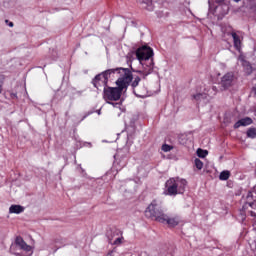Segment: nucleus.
<instances>
[{
    "label": "nucleus",
    "instance_id": "1",
    "mask_svg": "<svg viewBox=\"0 0 256 256\" xmlns=\"http://www.w3.org/2000/svg\"><path fill=\"white\" fill-rule=\"evenodd\" d=\"M133 83V72L129 68L125 70H119L116 80L117 87H105L103 89V99L106 103L113 105L111 101H119L124 91H127L128 87Z\"/></svg>",
    "mask_w": 256,
    "mask_h": 256
},
{
    "label": "nucleus",
    "instance_id": "2",
    "mask_svg": "<svg viewBox=\"0 0 256 256\" xmlns=\"http://www.w3.org/2000/svg\"><path fill=\"white\" fill-rule=\"evenodd\" d=\"M136 59L143 67V75H151L155 67V62H153V48L150 46H141L135 51Z\"/></svg>",
    "mask_w": 256,
    "mask_h": 256
},
{
    "label": "nucleus",
    "instance_id": "3",
    "mask_svg": "<svg viewBox=\"0 0 256 256\" xmlns=\"http://www.w3.org/2000/svg\"><path fill=\"white\" fill-rule=\"evenodd\" d=\"M127 68H113V69H108L104 72H101L100 74H97L93 80H92V85L96 89H105V87H108L107 84L109 83V79L111 77H119V71L120 70H125Z\"/></svg>",
    "mask_w": 256,
    "mask_h": 256
},
{
    "label": "nucleus",
    "instance_id": "4",
    "mask_svg": "<svg viewBox=\"0 0 256 256\" xmlns=\"http://www.w3.org/2000/svg\"><path fill=\"white\" fill-rule=\"evenodd\" d=\"M185 187H187V180L177 178H170L165 183L166 190L164 194L170 197H175V195H183L185 193Z\"/></svg>",
    "mask_w": 256,
    "mask_h": 256
},
{
    "label": "nucleus",
    "instance_id": "5",
    "mask_svg": "<svg viewBox=\"0 0 256 256\" xmlns=\"http://www.w3.org/2000/svg\"><path fill=\"white\" fill-rule=\"evenodd\" d=\"M145 217L154 219L158 223L165 221V212L163 211V202L159 199H154L145 210Z\"/></svg>",
    "mask_w": 256,
    "mask_h": 256
},
{
    "label": "nucleus",
    "instance_id": "6",
    "mask_svg": "<svg viewBox=\"0 0 256 256\" xmlns=\"http://www.w3.org/2000/svg\"><path fill=\"white\" fill-rule=\"evenodd\" d=\"M233 81H235V74L228 72L221 78L220 85L223 89H229L233 87Z\"/></svg>",
    "mask_w": 256,
    "mask_h": 256
},
{
    "label": "nucleus",
    "instance_id": "7",
    "mask_svg": "<svg viewBox=\"0 0 256 256\" xmlns=\"http://www.w3.org/2000/svg\"><path fill=\"white\" fill-rule=\"evenodd\" d=\"M179 222V216L169 217V215L165 214L164 221L160 223H166L168 227H177V225H179Z\"/></svg>",
    "mask_w": 256,
    "mask_h": 256
},
{
    "label": "nucleus",
    "instance_id": "8",
    "mask_svg": "<svg viewBox=\"0 0 256 256\" xmlns=\"http://www.w3.org/2000/svg\"><path fill=\"white\" fill-rule=\"evenodd\" d=\"M248 125H253V119H251V117H245L238 120L234 124V129H239V127H247Z\"/></svg>",
    "mask_w": 256,
    "mask_h": 256
},
{
    "label": "nucleus",
    "instance_id": "9",
    "mask_svg": "<svg viewBox=\"0 0 256 256\" xmlns=\"http://www.w3.org/2000/svg\"><path fill=\"white\" fill-rule=\"evenodd\" d=\"M15 243L16 245H18V247H20V249H22V251H26V253L31 252V246H29V244H26L25 240H23L21 236L16 237Z\"/></svg>",
    "mask_w": 256,
    "mask_h": 256
},
{
    "label": "nucleus",
    "instance_id": "10",
    "mask_svg": "<svg viewBox=\"0 0 256 256\" xmlns=\"http://www.w3.org/2000/svg\"><path fill=\"white\" fill-rule=\"evenodd\" d=\"M134 93L136 97L144 98L147 97V88L144 86L138 87L134 89Z\"/></svg>",
    "mask_w": 256,
    "mask_h": 256
},
{
    "label": "nucleus",
    "instance_id": "11",
    "mask_svg": "<svg viewBox=\"0 0 256 256\" xmlns=\"http://www.w3.org/2000/svg\"><path fill=\"white\" fill-rule=\"evenodd\" d=\"M23 211H25V207L21 205L14 204V205H11L9 208V213H14L16 215L23 213Z\"/></svg>",
    "mask_w": 256,
    "mask_h": 256
},
{
    "label": "nucleus",
    "instance_id": "12",
    "mask_svg": "<svg viewBox=\"0 0 256 256\" xmlns=\"http://www.w3.org/2000/svg\"><path fill=\"white\" fill-rule=\"evenodd\" d=\"M232 39L234 41V47L237 51H241V38H239V35L237 33L232 32Z\"/></svg>",
    "mask_w": 256,
    "mask_h": 256
},
{
    "label": "nucleus",
    "instance_id": "13",
    "mask_svg": "<svg viewBox=\"0 0 256 256\" xmlns=\"http://www.w3.org/2000/svg\"><path fill=\"white\" fill-rule=\"evenodd\" d=\"M229 177H231V172H229V170H224L219 175L220 181H227Z\"/></svg>",
    "mask_w": 256,
    "mask_h": 256
},
{
    "label": "nucleus",
    "instance_id": "14",
    "mask_svg": "<svg viewBox=\"0 0 256 256\" xmlns=\"http://www.w3.org/2000/svg\"><path fill=\"white\" fill-rule=\"evenodd\" d=\"M246 135L249 139H256V128H249Z\"/></svg>",
    "mask_w": 256,
    "mask_h": 256
},
{
    "label": "nucleus",
    "instance_id": "15",
    "mask_svg": "<svg viewBox=\"0 0 256 256\" xmlns=\"http://www.w3.org/2000/svg\"><path fill=\"white\" fill-rule=\"evenodd\" d=\"M197 155H198V157H200L201 159H205V157H207V155H209V151L203 150V149L199 148V149L197 150Z\"/></svg>",
    "mask_w": 256,
    "mask_h": 256
},
{
    "label": "nucleus",
    "instance_id": "16",
    "mask_svg": "<svg viewBox=\"0 0 256 256\" xmlns=\"http://www.w3.org/2000/svg\"><path fill=\"white\" fill-rule=\"evenodd\" d=\"M193 99L196 101H201V99H207V94L206 93H198L193 95Z\"/></svg>",
    "mask_w": 256,
    "mask_h": 256
},
{
    "label": "nucleus",
    "instance_id": "17",
    "mask_svg": "<svg viewBox=\"0 0 256 256\" xmlns=\"http://www.w3.org/2000/svg\"><path fill=\"white\" fill-rule=\"evenodd\" d=\"M141 82V78L137 76L132 82L133 89H137L139 87V83Z\"/></svg>",
    "mask_w": 256,
    "mask_h": 256
},
{
    "label": "nucleus",
    "instance_id": "18",
    "mask_svg": "<svg viewBox=\"0 0 256 256\" xmlns=\"http://www.w3.org/2000/svg\"><path fill=\"white\" fill-rule=\"evenodd\" d=\"M195 167L198 168L199 171H201V169H203V161H201L199 158H196Z\"/></svg>",
    "mask_w": 256,
    "mask_h": 256
},
{
    "label": "nucleus",
    "instance_id": "19",
    "mask_svg": "<svg viewBox=\"0 0 256 256\" xmlns=\"http://www.w3.org/2000/svg\"><path fill=\"white\" fill-rule=\"evenodd\" d=\"M171 149H173V146H171V145H168V144L162 145V151H164V153H169V151H171Z\"/></svg>",
    "mask_w": 256,
    "mask_h": 256
},
{
    "label": "nucleus",
    "instance_id": "20",
    "mask_svg": "<svg viewBox=\"0 0 256 256\" xmlns=\"http://www.w3.org/2000/svg\"><path fill=\"white\" fill-rule=\"evenodd\" d=\"M249 207H253V203L252 202H246L243 206H242V211L243 213H245L247 211V209H249Z\"/></svg>",
    "mask_w": 256,
    "mask_h": 256
},
{
    "label": "nucleus",
    "instance_id": "21",
    "mask_svg": "<svg viewBox=\"0 0 256 256\" xmlns=\"http://www.w3.org/2000/svg\"><path fill=\"white\" fill-rule=\"evenodd\" d=\"M123 243V237L117 238L116 241H114L113 245H121Z\"/></svg>",
    "mask_w": 256,
    "mask_h": 256
},
{
    "label": "nucleus",
    "instance_id": "22",
    "mask_svg": "<svg viewBox=\"0 0 256 256\" xmlns=\"http://www.w3.org/2000/svg\"><path fill=\"white\" fill-rule=\"evenodd\" d=\"M247 69L250 71V73L252 72L253 67L251 66V64L247 63Z\"/></svg>",
    "mask_w": 256,
    "mask_h": 256
},
{
    "label": "nucleus",
    "instance_id": "23",
    "mask_svg": "<svg viewBox=\"0 0 256 256\" xmlns=\"http://www.w3.org/2000/svg\"><path fill=\"white\" fill-rule=\"evenodd\" d=\"M212 91H214V95L217 93V86H212Z\"/></svg>",
    "mask_w": 256,
    "mask_h": 256
},
{
    "label": "nucleus",
    "instance_id": "24",
    "mask_svg": "<svg viewBox=\"0 0 256 256\" xmlns=\"http://www.w3.org/2000/svg\"><path fill=\"white\" fill-rule=\"evenodd\" d=\"M225 0H215V3H218V4H221V3H224Z\"/></svg>",
    "mask_w": 256,
    "mask_h": 256
},
{
    "label": "nucleus",
    "instance_id": "25",
    "mask_svg": "<svg viewBox=\"0 0 256 256\" xmlns=\"http://www.w3.org/2000/svg\"><path fill=\"white\" fill-rule=\"evenodd\" d=\"M9 27H13L14 26V24H13V22H9Z\"/></svg>",
    "mask_w": 256,
    "mask_h": 256
},
{
    "label": "nucleus",
    "instance_id": "26",
    "mask_svg": "<svg viewBox=\"0 0 256 256\" xmlns=\"http://www.w3.org/2000/svg\"><path fill=\"white\" fill-rule=\"evenodd\" d=\"M2 91H3V88L0 86V93H2Z\"/></svg>",
    "mask_w": 256,
    "mask_h": 256
},
{
    "label": "nucleus",
    "instance_id": "27",
    "mask_svg": "<svg viewBox=\"0 0 256 256\" xmlns=\"http://www.w3.org/2000/svg\"><path fill=\"white\" fill-rule=\"evenodd\" d=\"M236 3H239V1H241V0H234Z\"/></svg>",
    "mask_w": 256,
    "mask_h": 256
},
{
    "label": "nucleus",
    "instance_id": "28",
    "mask_svg": "<svg viewBox=\"0 0 256 256\" xmlns=\"http://www.w3.org/2000/svg\"><path fill=\"white\" fill-rule=\"evenodd\" d=\"M83 119H85V116L83 117ZM83 119H82V121H83Z\"/></svg>",
    "mask_w": 256,
    "mask_h": 256
}]
</instances>
